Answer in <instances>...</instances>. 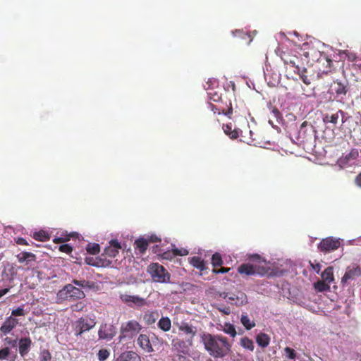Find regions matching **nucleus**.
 Instances as JSON below:
<instances>
[{"instance_id":"obj_1","label":"nucleus","mask_w":361,"mask_h":361,"mask_svg":"<svg viewBox=\"0 0 361 361\" xmlns=\"http://www.w3.org/2000/svg\"><path fill=\"white\" fill-rule=\"evenodd\" d=\"M201 339L204 349L214 358L223 359L232 353V343L222 335L204 333Z\"/></svg>"},{"instance_id":"obj_2","label":"nucleus","mask_w":361,"mask_h":361,"mask_svg":"<svg viewBox=\"0 0 361 361\" xmlns=\"http://www.w3.org/2000/svg\"><path fill=\"white\" fill-rule=\"evenodd\" d=\"M302 50V56L307 59V63L313 64L317 63V68L323 73H327L330 71L332 65V60L329 56L319 51L314 46L308 44H303Z\"/></svg>"},{"instance_id":"obj_3","label":"nucleus","mask_w":361,"mask_h":361,"mask_svg":"<svg viewBox=\"0 0 361 361\" xmlns=\"http://www.w3.org/2000/svg\"><path fill=\"white\" fill-rule=\"evenodd\" d=\"M249 259L252 262V264H242L238 267V271L240 274L246 276L259 275L262 276L269 274L270 268L267 266L266 260L262 259L259 255H250Z\"/></svg>"},{"instance_id":"obj_4","label":"nucleus","mask_w":361,"mask_h":361,"mask_svg":"<svg viewBox=\"0 0 361 361\" xmlns=\"http://www.w3.org/2000/svg\"><path fill=\"white\" fill-rule=\"evenodd\" d=\"M349 93L348 83L343 82L338 80H334L329 85L327 94L329 100L335 101L341 104H345Z\"/></svg>"},{"instance_id":"obj_5","label":"nucleus","mask_w":361,"mask_h":361,"mask_svg":"<svg viewBox=\"0 0 361 361\" xmlns=\"http://www.w3.org/2000/svg\"><path fill=\"white\" fill-rule=\"evenodd\" d=\"M84 292L73 284L66 285L57 294L58 298L61 300L73 301L85 298Z\"/></svg>"},{"instance_id":"obj_6","label":"nucleus","mask_w":361,"mask_h":361,"mask_svg":"<svg viewBox=\"0 0 361 361\" xmlns=\"http://www.w3.org/2000/svg\"><path fill=\"white\" fill-rule=\"evenodd\" d=\"M147 271L155 282L166 283L170 280V274L167 270L158 263H152L149 265Z\"/></svg>"},{"instance_id":"obj_7","label":"nucleus","mask_w":361,"mask_h":361,"mask_svg":"<svg viewBox=\"0 0 361 361\" xmlns=\"http://www.w3.org/2000/svg\"><path fill=\"white\" fill-rule=\"evenodd\" d=\"M141 325L135 320L123 323L121 326V337L132 338L141 330Z\"/></svg>"},{"instance_id":"obj_8","label":"nucleus","mask_w":361,"mask_h":361,"mask_svg":"<svg viewBox=\"0 0 361 361\" xmlns=\"http://www.w3.org/2000/svg\"><path fill=\"white\" fill-rule=\"evenodd\" d=\"M95 324L96 323L92 319L88 320L83 317L78 319L73 324V331L74 335L76 337L81 336L84 332L92 329Z\"/></svg>"},{"instance_id":"obj_9","label":"nucleus","mask_w":361,"mask_h":361,"mask_svg":"<svg viewBox=\"0 0 361 361\" xmlns=\"http://www.w3.org/2000/svg\"><path fill=\"white\" fill-rule=\"evenodd\" d=\"M295 73H297L301 80L307 85L319 80L321 74L312 68H300Z\"/></svg>"},{"instance_id":"obj_10","label":"nucleus","mask_w":361,"mask_h":361,"mask_svg":"<svg viewBox=\"0 0 361 361\" xmlns=\"http://www.w3.org/2000/svg\"><path fill=\"white\" fill-rule=\"evenodd\" d=\"M341 245L339 239L333 237H327L323 239L318 245V249L324 253L336 250Z\"/></svg>"},{"instance_id":"obj_11","label":"nucleus","mask_w":361,"mask_h":361,"mask_svg":"<svg viewBox=\"0 0 361 361\" xmlns=\"http://www.w3.org/2000/svg\"><path fill=\"white\" fill-rule=\"evenodd\" d=\"M193 345V341L191 338H186L183 340L179 338H176L172 340L171 345L174 350L183 354H188L190 348Z\"/></svg>"},{"instance_id":"obj_12","label":"nucleus","mask_w":361,"mask_h":361,"mask_svg":"<svg viewBox=\"0 0 361 361\" xmlns=\"http://www.w3.org/2000/svg\"><path fill=\"white\" fill-rule=\"evenodd\" d=\"M116 334V327L111 324H102L98 331L99 338L102 340H111Z\"/></svg>"},{"instance_id":"obj_13","label":"nucleus","mask_w":361,"mask_h":361,"mask_svg":"<svg viewBox=\"0 0 361 361\" xmlns=\"http://www.w3.org/2000/svg\"><path fill=\"white\" fill-rule=\"evenodd\" d=\"M174 324L178 327L179 331L187 336L186 338H191L193 341L194 337L197 335V328L188 322H174Z\"/></svg>"},{"instance_id":"obj_14","label":"nucleus","mask_w":361,"mask_h":361,"mask_svg":"<svg viewBox=\"0 0 361 361\" xmlns=\"http://www.w3.org/2000/svg\"><path fill=\"white\" fill-rule=\"evenodd\" d=\"M361 276V268L358 265H352L347 267L345 274L341 279L343 284L346 283L350 280H355Z\"/></svg>"},{"instance_id":"obj_15","label":"nucleus","mask_w":361,"mask_h":361,"mask_svg":"<svg viewBox=\"0 0 361 361\" xmlns=\"http://www.w3.org/2000/svg\"><path fill=\"white\" fill-rule=\"evenodd\" d=\"M120 298L123 302L128 304L130 307H133V305L136 307H142L147 304L145 299L138 295L122 294Z\"/></svg>"},{"instance_id":"obj_16","label":"nucleus","mask_w":361,"mask_h":361,"mask_svg":"<svg viewBox=\"0 0 361 361\" xmlns=\"http://www.w3.org/2000/svg\"><path fill=\"white\" fill-rule=\"evenodd\" d=\"M18 324L19 322L18 319L13 317L12 316H9L5 319L1 326L0 332L3 335L6 336L11 333L18 325Z\"/></svg>"},{"instance_id":"obj_17","label":"nucleus","mask_w":361,"mask_h":361,"mask_svg":"<svg viewBox=\"0 0 361 361\" xmlns=\"http://www.w3.org/2000/svg\"><path fill=\"white\" fill-rule=\"evenodd\" d=\"M228 302L231 305H235L237 307H240L246 305L248 302L247 295L242 292L238 291L236 293L230 294L228 297Z\"/></svg>"},{"instance_id":"obj_18","label":"nucleus","mask_w":361,"mask_h":361,"mask_svg":"<svg viewBox=\"0 0 361 361\" xmlns=\"http://www.w3.org/2000/svg\"><path fill=\"white\" fill-rule=\"evenodd\" d=\"M109 244V246L105 248L104 253L102 255L114 258L118 254L119 250L121 249V245L117 240H111Z\"/></svg>"},{"instance_id":"obj_19","label":"nucleus","mask_w":361,"mask_h":361,"mask_svg":"<svg viewBox=\"0 0 361 361\" xmlns=\"http://www.w3.org/2000/svg\"><path fill=\"white\" fill-rule=\"evenodd\" d=\"M346 114H347L344 111L338 109L335 114H326L323 115L322 121L325 124L332 123L333 125L336 126L338 122L339 116H343Z\"/></svg>"},{"instance_id":"obj_20","label":"nucleus","mask_w":361,"mask_h":361,"mask_svg":"<svg viewBox=\"0 0 361 361\" xmlns=\"http://www.w3.org/2000/svg\"><path fill=\"white\" fill-rule=\"evenodd\" d=\"M85 262L89 265L97 267H106L111 264L110 260L101 257H86Z\"/></svg>"},{"instance_id":"obj_21","label":"nucleus","mask_w":361,"mask_h":361,"mask_svg":"<svg viewBox=\"0 0 361 361\" xmlns=\"http://www.w3.org/2000/svg\"><path fill=\"white\" fill-rule=\"evenodd\" d=\"M16 257L19 263L25 264V265H29L37 259L36 255L29 252H22L17 255Z\"/></svg>"},{"instance_id":"obj_22","label":"nucleus","mask_w":361,"mask_h":361,"mask_svg":"<svg viewBox=\"0 0 361 361\" xmlns=\"http://www.w3.org/2000/svg\"><path fill=\"white\" fill-rule=\"evenodd\" d=\"M32 341L29 337L21 338L19 340V354L24 357L26 355L31 347Z\"/></svg>"},{"instance_id":"obj_23","label":"nucleus","mask_w":361,"mask_h":361,"mask_svg":"<svg viewBox=\"0 0 361 361\" xmlns=\"http://www.w3.org/2000/svg\"><path fill=\"white\" fill-rule=\"evenodd\" d=\"M116 361H141V358L133 351H125L116 358Z\"/></svg>"},{"instance_id":"obj_24","label":"nucleus","mask_w":361,"mask_h":361,"mask_svg":"<svg viewBox=\"0 0 361 361\" xmlns=\"http://www.w3.org/2000/svg\"><path fill=\"white\" fill-rule=\"evenodd\" d=\"M283 62L286 66L293 68V71L296 73L301 67L299 66V58L296 56H285L283 58Z\"/></svg>"},{"instance_id":"obj_25","label":"nucleus","mask_w":361,"mask_h":361,"mask_svg":"<svg viewBox=\"0 0 361 361\" xmlns=\"http://www.w3.org/2000/svg\"><path fill=\"white\" fill-rule=\"evenodd\" d=\"M138 345L144 350L150 352L152 350V347L149 337L145 334H140L137 338Z\"/></svg>"},{"instance_id":"obj_26","label":"nucleus","mask_w":361,"mask_h":361,"mask_svg":"<svg viewBox=\"0 0 361 361\" xmlns=\"http://www.w3.org/2000/svg\"><path fill=\"white\" fill-rule=\"evenodd\" d=\"M159 317L158 311H150L144 314L143 319L147 325H152L156 322Z\"/></svg>"},{"instance_id":"obj_27","label":"nucleus","mask_w":361,"mask_h":361,"mask_svg":"<svg viewBox=\"0 0 361 361\" xmlns=\"http://www.w3.org/2000/svg\"><path fill=\"white\" fill-rule=\"evenodd\" d=\"M16 357V355H12L11 350L8 346L0 349V360H12Z\"/></svg>"},{"instance_id":"obj_28","label":"nucleus","mask_w":361,"mask_h":361,"mask_svg":"<svg viewBox=\"0 0 361 361\" xmlns=\"http://www.w3.org/2000/svg\"><path fill=\"white\" fill-rule=\"evenodd\" d=\"M148 240L147 239L140 238L135 241V248L138 250L140 254H144L148 247Z\"/></svg>"},{"instance_id":"obj_29","label":"nucleus","mask_w":361,"mask_h":361,"mask_svg":"<svg viewBox=\"0 0 361 361\" xmlns=\"http://www.w3.org/2000/svg\"><path fill=\"white\" fill-rule=\"evenodd\" d=\"M256 342L260 347L266 348L269 344L270 338L264 333H259L256 336Z\"/></svg>"},{"instance_id":"obj_30","label":"nucleus","mask_w":361,"mask_h":361,"mask_svg":"<svg viewBox=\"0 0 361 361\" xmlns=\"http://www.w3.org/2000/svg\"><path fill=\"white\" fill-rule=\"evenodd\" d=\"M157 325L160 329L166 332L171 328V322L169 317H163L159 320Z\"/></svg>"},{"instance_id":"obj_31","label":"nucleus","mask_w":361,"mask_h":361,"mask_svg":"<svg viewBox=\"0 0 361 361\" xmlns=\"http://www.w3.org/2000/svg\"><path fill=\"white\" fill-rule=\"evenodd\" d=\"M321 276L322 278V281L329 283V284L334 281V276L333 272V267H328L322 273Z\"/></svg>"},{"instance_id":"obj_32","label":"nucleus","mask_w":361,"mask_h":361,"mask_svg":"<svg viewBox=\"0 0 361 361\" xmlns=\"http://www.w3.org/2000/svg\"><path fill=\"white\" fill-rule=\"evenodd\" d=\"M223 130L225 134L231 139H236L239 136L238 131L236 129L232 128L231 123L224 125Z\"/></svg>"},{"instance_id":"obj_33","label":"nucleus","mask_w":361,"mask_h":361,"mask_svg":"<svg viewBox=\"0 0 361 361\" xmlns=\"http://www.w3.org/2000/svg\"><path fill=\"white\" fill-rule=\"evenodd\" d=\"M190 264L195 268L203 271L206 268L205 263L200 257H192L190 260Z\"/></svg>"},{"instance_id":"obj_34","label":"nucleus","mask_w":361,"mask_h":361,"mask_svg":"<svg viewBox=\"0 0 361 361\" xmlns=\"http://www.w3.org/2000/svg\"><path fill=\"white\" fill-rule=\"evenodd\" d=\"M32 238L36 240L45 242L49 240L50 236L47 232L41 230L39 231L33 233Z\"/></svg>"},{"instance_id":"obj_35","label":"nucleus","mask_w":361,"mask_h":361,"mask_svg":"<svg viewBox=\"0 0 361 361\" xmlns=\"http://www.w3.org/2000/svg\"><path fill=\"white\" fill-rule=\"evenodd\" d=\"M240 322L247 330H250L255 326V322L251 321L246 314L241 315Z\"/></svg>"},{"instance_id":"obj_36","label":"nucleus","mask_w":361,"mask_h":361,"mask_svg":"<svg viewBox=\"0 0 361 361\" xmlns=\"http://www.w3.org/2000/svg\"><path fill=\"white\" fill-rule=\"evenodd\" d=\"M314 286L316 290L318 292H324L329 290L330 284L326 281L322 280L318 281L317 282L314 283Z\"/></svg>"},{"instance_id":"obj_37","label":"nucleus","mask_w":361,"mask_h":361,"mask_svg":"<svg viewBox=\"0 0 361 361\" xmlns=\"http://www.w3.org/2000/svg\"><path fill=\"white\" fill-rule=\"evenodd\" d=\"M240 345L243 348L247 349L250 351H253L255 348L254 343L252 340L247 337H243L240 339Z\"/></svg>"},{"instance_id":"obj_38","label":"nucleus","mask_w":361,"mask_h":361,"mask_svg":"<svg viewBox=\"0 0 361 361\" xmlns=\"http://www.w3.org/2000/svg\"><path fill=\"white\" fill-rule=\"evenodd\" d=\"M223 331L228 335H230L232 338H235L236 336L237 332L235 329V326L231 323H225L223 327Z\"/></svg>"},{"instance_id":"obj_39","label":"nucleus","mask_w":361,"mask_h":361,"mask_svg":"<svg viewBox=\"0 0 361 361\" xmlns=\"http://www.w3.org/2000/svg\"><path fill=\"white\" fill-rule=\"evenodd\" d=\"M86 250L92 255H97L100 251V246L97 243H89L86 247Z\"/></svg>"},{"instance_id":"obj_40","label":"nucleus","mask_w":361,"mask_h":361,"mask_svg":"<svg viewBox=\"0 0 361 361\" xmlns=\"http://www.w3.org/2000/svg\"><path fill=\"white\" fill-rule=\"evenodd\" d=\"M39 361H55V360H53L50 352L47 349H44L39 353Z\"/></svg>"},{"instance_id":"obj_41","label":"nucleus","mask_w":361,"mask_h":361,"mask_svg":"<svg viewBox=\"0 0 361 361\" xmlns=\"http://www.w3.org/2000/svg\"><path fill=\"white\" fill-rule=\"evenodd\" d=\"M212 264L213 267H220L223 264L221 255L219 252H215L212 257Z\"/></svg>"},{"instance_id":"obj_42","label":"nucleus","mask_w":361,"mask_h":361,"mask_svg":"<svg viewBox=\"0 0 361 361\" xmlns=\"http://www.w3.org/2000/svg\"><path fill=\"white\" fill-rule=\"evenodd\" d=\"M110 355V352L107 349H100L97 353L98 360L99 361H105L109 358Z\"/></svg>"},{"instance_id":"obj_43","label":"nucleus","mask_w":361,"mask_h":361,"mask_svg":"<svg viewBox=\"0 0 361 361\" xmlns=\"http://www.w3.org/2000/svg\"><path fill=\"white\" fill-rule=\"evenodd\" d=\"M27 314V312L24 310V305H22L20 307H18V308L13 310L11 312V316L13 317H17V316H25Z\"/></svg>"},{"instance_id":"obj_44","label":"nucleus","mask_w":361,"mask_h":361,"mask_svg":"<svg viewBox=\"0 0 361 361\" xmlns=\"http://www.w3.org/2000/svg\"><path fill=\"white\" fill-rule=\"evenodd\" d=\"M359 157V152L357 149H352L348 154L346 155L347 160H355Z\"/></svg>"},{"instance_id":"obj_45","label":"nucleus","mask_w":361,"mask_h":361,"mask_svg":"<svg viewBox=\"0 0 361 361\" xmlns=\"http://www.w3.org/2000/svg\"><path fill=\"white\" fill-rule=\"evenodd\" d=\"M172 253L174 256H185L188 255V251L184 248H174L172 250Z\"/></svg>"},{"instance_id":"obj_46","label":"nucleus","mask_w":361,"mask_h":361,"mask_svg":"<svg viewBox=\"0 0 361 361\" xmlns=\"http://www.w3.org/2000/svg\"><path fill=\"white\" fill-rule=\"evenodd\" d=\"M284 351L287 355V357L290 360H294L296 357L295 351L289 347H286Z\"/></svg>"},{"instance_id":"obj_47","label":"nucleus","mask_w":361,"mask_h":361,"mask_svg":"<svg viewBox=\"0 0 361 361\" xmlns=\"http://www.w3.org/2000/svg\"><path fill=\"white\" fill-rule=\"evenodd\" d=\"M72 282L73 284H75L79 287H82V288L90 287V286L89 285V281H87L86 280L73 279Z\"/></svg>"},{"instance_id":"obj_48","label":"nucleus","mask_w":361,"mask_h":361,"mask_svg":"<svg viewBox=\"0 0 361 361\" xmlns=\"http://www.w3.org/2000/svg\"><path fill=\"white\" fill-rule=\"evenodd\" d=\"M215 307L225 315H229L231 312V308L228 306L216 305Z\"/></svg>"},{"instance_id":"obj_49","label":"nucleus","mask_w":361,"mask_h":361,"mask_svg":"<svg viewBox=\"0 0 361 361\" xmlns=\"http://www.w3.org/2000/svg\"><path fill=\"white\" fill-rule=\"evenodd\" d=\"M4 341L6 345H8V346H11L12 348H15L17 345L18 339H13L10 337H6L4 339Z\"/></svg>"},{"instance_id":"obj_50","label":"nucleus","mask_w":361,"mask_h":361,"mask_svg":"<svg viewBox=\"0 0 361 361\" xmlns=\"http://www.w3.org/2000/svg\"><path fill=\"white\" fill-rule=\"evenodd\" d=\"M59 250L62 252L70 254L73 251V247L68 244H63L59 246Z\"/></svg>"},{"instance_id":"obj_51","label":"nucleus","mask_w":361,"mask_h":361,"mask_svg":"<svg viewBox=\"0 0 361 361\" xmlns=\"http://www.w3.org/2000/svg\"><path fill=\"white\" fill-rule=\"evenodd\" d=\"M2 286H4V288L0 290V298H2L4 295L7 294L12 288V286L8 284L3 283Z\"/></svg>"},{"instance_id":"obj_52","label":"nucleus","mask_w":361,"mask_h":361,"mask_svg":"<svg viewBox=\"0 0 361 361\" xmlns=\"http://www.w3.org/2000/svg\"><path fill=\"white\" fill-rule=\"evenodd\" d=\"M2 286H4V288L0 290V298H2L4 295L7 294L12 288V286L8 284L3 283Z\"/></svg>"},{"instance_id":"obj_53","label":"nucleus","mask_w":361,"mask_h":361,"mask_svg":"<svg viewBox=\"0 0 361 361\" xmlns=\"http://www.w3.org/2000/svg\"><path fill=\"white\" fill-rule=\"evenodd\" d=\"M85 307V304L82 302H77L75 305H73V311H81Z\"/></svg>"},{"instance_id":"obj_54","label":"nucleus","mask_w":361,"mask_h":361,"mask_svg":"<svg viewBox=\"0 0 361 361\" xmlns=\"http://www.w3.org/2000/svg\"><path fill=\"white\" fill-rule=\"evenodd\" d=\"M229 270H230V268L221 267V269H214L213 272L215 274H224V273L228 272Z\"/></svg>"},{"instance_id":"obj_55","label":"nucleus","mask_w":361,"mask_h":361,"mask_svg":"<svg viewBox=\"0 0 361 361\" xmlns=\"http://www.w3.org/2000/svg\"><path fill=\"white\" fill-rule=\"evenodd\" d=\"M63 233L61 235L60 237L55 238L53 241L55 243H65L68 241V238H63Z\"/></svg>"},{"instance_id":"obj_56","label":"nucleus","mask_w":361,"mask_h":361,"mask_svg":"<svg viewBox=\"0 0 361 361\" xmlns=\"http://www.w3.org/2000/svg\"><path fill=\"white\" fill-rule=\"evenodd\" d=\"M16 243L18 245H30V243L23 238H18L16 240Z\"/></svg>"},{"instance_id":"obj_57","label":"nucleus","mask_w":361,"mask_h":361,"mask_svg":"<svg viewBox=\"0 0 361 361\" xmlns=\"http://www.w3.org/2000/svg\"><path fill=\"white\" fill-rule=\"evenodd\" d=\"M148 243H157V242H160L161 241V239L157 237V235H151L148 239Z\"/></svg>"},{"instance_id":"obj_58","label":"nucleus","mask_w":361,"mask_h":361,"mask_svg":"<svg viewBox=\"0 0 361 361\" xmlns=\"http://www.w3.org/2000/svg\"><path fill=\"white\" fill-rule=\"evenodd\" d=\"M355 183L359 188H361V173H360L355 178Z\"/></svg>"},{"instance_id":"obj_59","label":"nucleus","mask_w":361,"mask_h":361,"mask_svg":"<svg viewBox=\"0 0 361 361\" xmlns=\"http://www.w3.org/2000/svg\"><path fill=\"white\" fill-rule=\"evenodd\" d=\"M271 112L274 114V117L276 118H278L281 116V113L276 107H273L271 109Z\"/></svg>"},{"instance_id":"obj_60","label":"nucleus","mask_w":361,"mask_h":361,"mask_svg":"<svg viewBox=\"0 0 361 361\" xmlns=\"http://www.w3.org/2000/svg\"><path fill=\"white\" fill-rule=\"evenodd\" d=\"M311 267H312V269L317 272V273H319L320 271V269H321V264H319V263H317L315 264L311 263Z\"/></svg>"},{"instance_id":"obj_61","label":"nucleus","mask_w":361,"mask_h":361,"mask_svg":"<svg viewBox=\"0 0 361 361\" xmlns=\"http://www.w3.org/2000/svg\"><path fill=\"white\" fill-rule=\"evenodd\" d=\"M230 296V294L228 293H226V292H221L219 293V297L222 298L223 299H228V297Z\"/></svg>"},{"instance_id":"obj_62","label":"nucleus","mask_w":361,"mask_h":361,"mask_svg":"<svg viewBox=\"0 0 361 361\" xmlns=\"http://www.w3.org/2000/svg\"><path fill=\"white\" fill-rule=\"evenodd\" d=\"M75 235H76L75 233H71L70 234H66V233L64 234L63 233V238H68V241L71 239V237H74Z\"/></svg>"},{"instance_id":"obj_63","label":"nucleus","mask_w":361,"mask_h":361,"mask_svg":"<svg viewBox=\"0 0 361 361\" xmlns=\"http://www.w3.org/2000/svg\"><path fill=\"white\" fill-rule=\"evenodd\" d=\"M170 255H171L170 252H165V253H164V258L168 259V258H169Z\"/></svg>"},{"instance_id":"obj_64","label":"nucleus","mask_w":361,"mask_h":361,"mask_svg":"<svg viewBox=\"0 0 361 361\" xmlns=\"http://www.w3.org/2000/svg\"><path fill=\"white\" fill-rule=\"evenodd\" d=\"M347 121H348V118L345 117V116H341V121H342V123H345Z\"/></svg>"}]
</instances>
